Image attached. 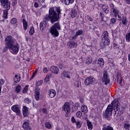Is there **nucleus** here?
Here are the masks:
<instances>
[{
	"label": "nucleus",
	"mask_w": 130,
	"mask_h": 130,
	"mask_svg": "<svg viewBox=\"0 0 130 130\" xmlns=\"http://www.w3.org/2000/svg\"><path fill=\"white\" fill-rule=\"evenodd\" d=\"M62 9L60 7H56L55 11L53 7H51L49 9L48 14H46L44 17V21L40 23V29L43 31L46 28L47 22L50 21L51 24H54L55 22H58L61 17V12Z\"/></svg>",
	"instance_id": "nucleus-1"
},
{
	"label": "nucleus",
	"mask_w": 130,
	"mask_h": 130,
	"mask_svg": "<svg viewBox=\"0 0 130 130\" xmlns=\"http://www.w3.org/2000/svg\"><path fill=\"white\" fill-rule=\"evenodd\" d=\"M5 45L7 46L11 53L12 54H17L20 49L19 44L16 43V39L13 36L9 35L5 37Z\"/></svg>",
	"instance_id": "nucleus-2"
},
{
	"label": "nucleus",
	"mask_w": 130,
	"mask_h": 130,
	"mask_svg": "<svg viewBox=\"0 0 130 130\" xmlns=\"http://www.w3.org/2000/svg\"><path fill=\"white\" fill-rule=\"evenodd\" d=\"M60 30H61V28L59 22H56L51 27L50 32L54 37H58L59 36V32L58 31Z\"/></svg>",
	"instance_id": "nucleus-3"
},
{
	"label": "nucleus",
	"mask_w": 130,
	"mask_h": 130,
	"mask_svg": "<svg viewBox=\"0 0 130 130\" xmlns=\"http://www.w3.org/2000/svg\"><path fill=\"white\" fill-rule=\"evenodd\" d=\"M119 104V101H118V99H114L110 105H111L112 108L116 109L117 114H122V112L120 111V107L118 105Z\"/></svg>",
	"instance_id": "nucleus-4"
},
{
	"label": "nucleus",
	"mask_w": 130,
	"mask_h": 130,
	"mask_svg": "<svg viewBox=\"0 0 130 130\" xmlns=\"http://www.w3.org/2000/svg\"><path fill=\"white\" fill-rule=\"evenodd\" d=\"M1 7L4 10H10L11 9V1L9 0H0Z\"/></svg>",
	"instance_id": "nucleus-5"
},
{
	"label": "nucleus",
	"mask_w": 130,
	"mask_h": 130,
	"mask_svg": "<svg viewBox=\"0 0 130 130\" xmlns=\"http://www.w3.org/2000/svg\"><path fill=\"white\" fill-rule=\"evenodd\" d=\"M117 112L116 111V109H114L111 106V105H108L107 109H106V114H116Z\"/></svg>",
	"instance_id": "nucleus-6"
},
{
	"label": "nucleus",
	"mask_w": 130,
	"mask_h": 130,
	"mask_svg": "<svg viewBox=\"0 0 130 130\" xmlns=\"http://www.w3.org/2000/svg\"><path fill=\"white\" fill-rule=\"evenodd\" d=\"M110 7L111 9L112 10L113 14H114L115 18L121 17L119 14V11L117 10V8H114V4L112 3L110 4Z\"/></svg>",
	"instance_id": "nucleus-7"
},
{
	"label": "nucleus",
	"mask_w": 130,
	"mask_h": 130,
	"mask_svg": "<svg viewBox=\"0 0 130 130\" xmlns=\"http://www.w3.org/2000/svg\"><path fill=\"white\" fill-rule=\"evenodd\" d=\"M103 83L106 86H107L109 83H110V79H109V76L107 72L104 73L103 78Z\"/></svg>",
	"instance_id": "nucleus-8"
},
{
	"label": "nucleus",
	"mask_w": 130,
	"mask_h": 130,
	"mask_svg": "<svg viewBox=\"0 0 130 130\" xmlns=\"http://www.w3.org/2000/svg\"><path fill=\"white\" fill-rule=\"evenodd\" d=\"M62 109L66 112V114H69L71 112V105L69 102H67L64 104Z\"/></svg>",
	"instance_id": "nucleus-9"
},
{
	"label": "nucleus",
	"mask_w": 130,
	"mask_h": 130,
	"mask_svg": "<svg viewBox=\"0 0 130 130\" xmlns=\"http://www.w3.org/2000/svg\"><path fill=\"white\" fill-rule=\"evenodd\" d=\"M94 81H95L94 77H88L85 79L84 84H85L86 86H90V85H93Z\"/></svg>",
	"instance_id": "nucleus-10"
},
{
	"label": "nucleus",
	"mask_w": 130,
	"mask_h": 130,
	"mask_svg": "<svg viewBox=\"0 0 130 130\" xmlns=\"http://www.w3.org/2000/svg\"><path fill=\"white\" fill-rule=\"evenodd\" d=\"M128 23V19L126 16H122V20L121 22L119 23V25H122V27H126L127 26V24Z\"/></svg>",
	"instance_id": "nucleus-11"
},
{
	"label": "nucleus",
	"mask_w": 130,
	"mask_h": 130,
	"mask_svg": "<svg viewBox=\"0 0 130 130\" xmlns=\"http://www.w3.org/2000/svg\"><path fill=\"white\" fill-rule=\"evenodd\" d=\"M81 111H78L76 113V114H86L88 112V107L87 106L83 105L81 107Z\"/></svg>",
	"instance_id": "nucleus-12"
},
{
	"label": "nucleus",
	"mask_w": 130,
	"mask_h": 130,
	"mask_svg": "<svg viewBox=\"0 0 130 130\" xmlns=\"http://www.w3.org/2000/svg\"><path fill=\"white\" fill-rule=\"evenodd\" d=\"M11 109L14 111V112H16V114H20V113H21V111L20 110V106H19V105H13L11 107Z\"/></svg>",
	"instance_id": "nucleus-13"
},
{
	"label": "nucleus",
	"mask_w": 130,
	"mask_h": 130,
	"mask_svg": "<svg viewBox=\"0 0 130 130\" xmlns=\"http://www.w3.org/2000/svg\"><path fill=\"white\" fill-rule=\"evenodd\" d=\"M50 70L53 74H55L56 75H57L59 72V69H58V68L55 66H52L51 67Z\"/></svg>",
	"instance_id": "nucleus-14"
},
{
	"label": "nucleus",
	"mask_w": 130,
	"mask_h": 130,
	"mask_svg": "<svg viewBox=\"0 0 130 130\" xmlns=\"http://www.w3.org/2000/svg\"><path fill=\"white\" fill-rule=\"evenodd\" d=\"M35 98L37 101H39V100H40V89L35 90Z\"/></svg>",
	"instance_id": "nucleus-15"
},
{
	"label": "nucleus",
	"mask_w": 130,
	"mask_h": 130,
	"mask_svg": "<svg viewBox=\"0 0 130 130\" xmlns=\"http://www.w3.org/2000/svg\"><path fill=\"white\" fill-rule=\"evenodd\" d=\"M70 75H71L70 71H64L61 73L62 77H63V78H67V79H71V76Z\"/></svg>",
	"instance_id": "nucleus-16"
},
{
	"label": "nucleus",
	"mask_w": 130,
	"mask_h": 130,
	"mask_svg": "<svg viewBox=\"0 0 130 130\" xmlns=\"http://www.w3.org/2000/svg\"><path fill=\"white\" fill-rule=\"evenodd\" d=\"M97 63L99 68H103L104 66V59L103 58H99L98 59Z\"/></svg>",
	"instance_id": "nucleus-17"
},
{
	"label": "nucleus",
	"mask_w": 130,
	"mask_h": 130,
	"mask_svg": "<svg viewBox=\"0 0 130 130\" xmlns=\"http://www.w3.org/2000/svg\"><path fill=\"white\" fill-rule=\"evenodd\" d=\"M102 42L104 46H108L110 44V39H102Z\"/></svg>",
	"instance_id": "nucleus-18"
},
{
	"label": "nucleus",
	"mask_w": 130,
	"mask_h": 130,
	"mask_svg": "<svg viewBox=\"0 0 130 130\" xmlns=\"http://www.w3.org/2000/svg\"><path fill=\"white\" fill-rule=\"evenodd\" d=\"M56 95V91L53 89L49 90V96L50 98H54V96Z\"/></svg>",
	"instance_id": "nucleus-19"
},
{
	"label": "nucleus",
	"mask_w": 130,
	"mask_h": 130,
	"mask_svg": "<svg viewBox=\"0 0 130 130\" xmlns=\"http://www.w3.org/2000/svg\"><path fill=\"white\" fill-rule=\"evenodd\" d=\"M14 83H19L21 81V75L19 74H15L13 78Z\"/></svg>",
	"instance_id": "nucleus-20"
},
{
	"label": "nucleus",
	"mask_w": 130,
	"mask_h": 130,
	"mask_svg": "<svg viewBox=\"0 0 130 130\" xmlns=\"http://www.w3.org/2000/svg\"><path fill=\"white\" fill-rule=\"evenodd\" d=\"M61 3H64L65 6H69L75 3V0H60Z\"/></svg>",
	"instance_id": "nucleus-21"
},
{
	"label": "nucleus",
	"mask_w": 130,
	"mask_h": 130,
	"mask_svg": "<svg viewBox=\"0 0 130 130\" xmlns=\"http://www.w3.org/2000/svg\"><path fill=\"white\" fill-rule=\"evenodd\" d=\"M78 15V12L75 9H72L70 11V16L72 19L76 18V16Z\"/></svg>",
	"instance_id": "nucleus-22"
},
{
	"label": "nucleus",
	"mask_w": 130,
	"mask_h": 130,
	"mask_svg": "<svg viewBox=\"0 0 130 130\" xmlns=\"http://www.w3.org/2000/svg\"><path fill=\"white\" fill-rule=\"evenodd\" d=\"M22 127L24 129L31 130V127H30L29 122H24L22 125Z\"/></svg>",
	"instance_id": "nucleus-23"
},
{
	"label": "nucleus",
	"mask_w": 130,
	"mask_h": 130,
	"mask_svg": "<svg viewBox=\"0 0 130 130\" xmlns=\"http://www.w3.org/2000/svg\"><path fill=\"white\" fill-rule=\"evenodd\" d=\"M67 45L69 48L73 49L75 47V45H76V42L73 41H70L67 42Z\"/></svg>",
	"instance_id": "nucleus-24"
},
{
	"label": "nucleus",
	"mask_w": 130,
	"mask_h": 130,
	"mask_svg": "<svg viewBox=\"0 0 130 130\" xmlns=\"http://www.w3.org/2000/svg\"><path fill=\"white\" fill-rule=\"evenodd\" d=\"M22 24H23V28L24 31H26L28 29V22L26 20V19H23L22 20Z\"/></svg>",
	"instance_id": "nucleus-25"
},
{
	"label": "nucleus",
	"mask_w": 130,
	"mask_h": 130,
	"mask_svg": "<svg viewBox=\"0 0 130 130\" xmlns=\"http://www.w3.org/2000/svg\"><path fill=\"white\" fill-rule=\"evenodd\" d=\"M117 78L118 84L121 86V84L122 83V77H121V74H120V73H117Z\"/></svg>",
	"instance_id": "nucleus-26"
},
{
	"label": "nucleus",
	"mask_w": 130,
	"mask_h": 130,
	"mask_svg": "<svg viewBox=\"0 0 130 130\" xmlns=\"http://www.w3.org/2000/svg\"><path fill=\"white\" fill-rule=\"evenodd\" d=\"M10 10L5 9L3 10V18L4 19H8V16H9V11Z\"/></svg>",
	"instance_id": "nucleus-27"
},
{
	"label": "nucleus",
	"mask_w": 130,
	"mask_h": 130,
	"mask_svg": "<svg viewBox=\"0 0 130 130\" xmlns=\"http://www.w3.org/2000/svg\"><path fill=\"white\" fill-rule=\"evenodd\" d=\"M108 36H109V34L107 30H105L103 31L102 36V39H108Z\"/></svg>",
	"instance_id": "nucleus-28"
},
{
	"label": "nucleus",
	"mask_w": 130,
	"mask_h": 130,
	"mask_svg": "<svg viewBox=\"0 0 130 130\" xmlns=\"http://www.w3.org/2000/svg\"><path fill=\"white\" fill-rule=\"evenodd\" d=\"M10 23L12 25H15V28H16L17 26H18V23H18V20L16 18H13L12 19H11Z\"/></svg>",
	"instance_id": "nucleus-29"
},
{
	"label": "nucleus",
	"mask_w": 130,
	"mask_h": 130,
	"mask_svg": "<svg viewBox=\"0 0 130 130\" xmlns=\"http://www.w3.org/2000/svg\"><path fill=\"white\" fill-rule=\"evenodd\" d=\"M23 114H28L29 113V108L26 106H23L22 107Z\"/></svg>",
	"instance_id": "nucleus-30"
},
{
	"label": "nucleus",
	"mask_w": 130,
	"mask_h": 130,
	"mask_svg": "<svg viewBox=\"0 0 130 130\" xmlns=\"http://www.w3.org/2000/svg\"><path fill=\"white\" fill-rule=\"evenodd\" d=\"M80 108V105L79 103H75L72 107V111L73 112H75V111H77L78 108Z\"/></svg>",
	"instance_id": "nucleus-31"
},
{
	"label": "nucleus",
	"mask_w": 130,
	"mask_h": 130,
	"mask_svg": "<svg viewBox=\"0 0 130 130\" xmlns=\"http://www.w3.org/2000/svg\"><path fill=\"white\" fill-rule=\"evenodd\" d=\"M108 6L106 5H103L102 6V9L106 14H108L109 13V9H108Z\"/></svg>",
	"instance_id": "nucleus-32"
},
{
	"label": "nucleus",
	"mask_w": 130,
	"mask_h": 130,
	"mask_svg": "<svg viewBox=\"0 0 130 130\" xmlns=\"http://www.w3.org/2000/svg\"><path fill=\"white\" fill-rule=\"evenodd\" d=\"M29 90V85H26L23 88L22 93L23 94H27L28 90Z\"/></svg>",
	"instance_id": "nucleus-33"
},
{
	"label": "nucleus",
	"mask_w": 130,
	"mask_h": 130,
	"mask_svg": "<svg viewBox=\"0 0 130 130\" xmlns=\"http://www.w3.org/2000/svg\"><path fill=\"white\" fill-rule=\"evenodd\" d=\"M74 86L76 88H80L82 86V83L80 81L77 80L74 82Z\"/></svg>",
	"instance_id": "nucleus-34"
},
{
	"label": "nucleus",
	"mask_w": 130,
	"mask_h": 130,
	"mask_svg": "<svg viewBox=\"0 0 130 130\" xmlns=\"http://www.w3.org/2000/svg\"><path fill=\"white\" fill-rule=\"evenodd\" d=\"M115 118L117 122H121L123 120V118L121 117V115H117Z\"/></svg>",
	"instance_id": "nucleus-35"
},
{
	"label": "nucleus",
	"mask_w": 130,
	"mask_h": 130,
	"mask_svg": "<svg viewBox=\"0 0 130 130\" xmlns=\"http://www.w3.org/2000/svg\"><path fill=\"white\" fill-rule=\"evenodd\" d=\"M35 33V29H34V26L30 27L29 31V35H30V36H32V35H34Z\"/></svg>",
	"instance_id": "nucleus-36"
},
{
	"label": "nucleus",
	"mask_w": 130,
	"mask_h": 130,
	"mask_svg": "<svg viewBox=\"0 0 130 130\" xmlns=\"http://www.w3.org/2000/svg\"><path fill=\"white\" fill-rule=\"evenodd\" d=\"M87 125L88 129H93V125H92V123L88 120H87Z\"/></svg>",
	"instance_id": "nucleus-37"
},
{
	"label": "nucleus",
	"mask_w": 130,
	"mask_h": 130,
	"mask_svg": "<svg viewBox=\"0 0 130 130\" xmlns=\"http://www.w3.org/2000/svg\"><path fill=\"white\" fill-rule=\"evenodd\" d=\"M21 85H17L15 88V92L17 93V94H19L20 92H21Z\"/></svg>",
	"instance_id": "nucleus-38"
},
{
	"label": "nucleus",
	"mask_w": 130,
	"mask_h": 130,
	"mask_svg": "<svg viewBox=\"0 0 130 130\" xmlns=\"http://www.w3.org/2000/svg\"><path fill=\"white\" fill-rule=\"evenodd\" d=\"M104 117L107 120H110L112 118V115L111 114H105Z\"/></svg>",
	"instance_id": "nucleus-39"
},
{
	"label": "nucleus",
	"mask_w": 130,
	"mask_h": 130,
	"mask_svg": "<svg viewBox=\"0 0 130 130\" xmlns=\"http://www.w3.org/2000/svg\"><path fill=\"white\" fill-rule=\"evenodd\" d=\"M45 125L48 129H51L52 128V125L49 122H46Z\"/></svg>",
	"instance_id": "nucleus-40"
},
{
	"label": "nucleus",
	"mask_w": 130,
	"mask_h": 130,
	"mask_svg": "<svg viewBox=\"0 0 130 130\" xmlns=\"http://www.w3.org/2000/svg\"><path fill=\"white\" fill-rule=\"evenodd\" d=\"M75 34L76 35V36L77 37H79V36L83 35V30H82V29L78 30V31H76Z\"/></svg>",
	"instance_id": "nucleus-41"
},
{
	"label": "nucleus",
	"mask_w": 130,
	"mask_h": 130,
	"mask_svg": "<svg viewBox=\"0 0 130 130\" xmlns=\"http://www.w3.org/2000/svg\"><path fill=\"white\" fill-rule=\"evenodd\" d=\"M41 112H42L44 114H46L47 113V108H43L40 109Z\"/></svg>",
	"instance_id": "nucleus-42"
},
{
	"label": "nucleus",
	"mask_w": 130,
	"mask_h": 130,
	"mask_svg": "<svg viewBox=\"0 0 130 130\" xmlns=\"http://www.w3.org/2000/svg\"><path fill=\"white\" fill-rule=\"evenodd\" d=\"M124 128L126 130H130V124L129 123H125L124 125Z\"/></svg>",
	"instance_id": "nucleus-43"
},
{
	"label": "nucleus",
	"mask_w": 130,
	"mask_h": 130,
	"mask_svg": "<svg viewBox=\"0 0 130 130\" xmlns=\"http://www.w3.org/2000/svg\"><path fill=\"white\" fill-rule=\"evenodd\" d=\"M125 39L127 42H130V32L126 34Z\"/></svg>",
	"instance_id": "nucleus-44"
},
{
	"label": "nucleus",
	"mask_w": 130,
	"mask_h": 130,
	"mask_svg": "<svg viewBox=\"0 0 130 130\" xmlns=\"http://www.w3.org/2000/svg\"><path fill=\"white\" fill-rule=\"evenodd\" d=\"M43 84V81L40 80L36 83V85L38 87H39V86H41Z\"/></svg>",
	"instance_id": "nucleus-45"
},
{
	"label": "nucleus",
	"mask_w": 130,
	"mask_h": 130,
	"mask_svg": "<svg viewBox=\"0 0 130 130\" xmlns=\"http://www.w3.org/2000/svg\"><path fill=\"white\" fill-rule=\"evenodd\" d=\"M92 62V58L91 57H89L87 58L86 63L87 64H90Z\"/></svg>",
	"instance_id": "nucleus-46"
},
{
	"label": "nucleus",
	"mask_w": 130,
	"mask_h": 130,
	"mask_svg": "<svg viewBox=\"0 0 130 130\" xmlns=\"http://www.w3.org/2000/svg\"><path fill=\"white\" fill-rule=\"evenodd\" d=\"M102 130H113V128L110 126H108L107 127H104Z\"/></svg>",
	"instance_id": "nucleus-47"
},
{
	"label": "nucleus",
	"mask_w": 130,
	"mask_h": 130,
	"mask_svg": "<svg viewBox=\"0 0 130 130\" xmlns=\"http://www.w3.org/2000/svg\"><path fill=\"white\" fill-rule=\"evenodd\" d=\"M76 125L77 128H80L81 126V122H80V121H76Z\"/></svg>",
	"instance_id": "nucleus-48"
},
{
	"label": "nucleus",
	"mask_w": 130,
	"mask_h": 130,
	"mask_svg": "<svg viewBox=\"0 0 130 130\" xmlns=\"http://www.w3.org/2000/svg\"><path fill=\"white\" fill-rule=\"evenodd\" d=\"M24 102L26 104H29L31 103V100H30V99H29L28 98H26L24 99Z\"/></svg>",
	"instance_id": "nucleus-49"
},
{
	"label": "nucleus",
	"mask_w": 130,
	"mask_h": 130,
	"mask_svg": "<svg viewBox=\"0 0 130 130\" xmlns=\"http://www.w3.org/2000/svg\"><path fill=\"white\" fill-rule=\"evenodd\" d=\"M100 17L101 19V21H104V14H103V13L100 12Z\"/></svg>",
	"instance_id": "nucleus-50"
},
{
	"label": "nucleus",
	"mask_w": 130,
	"mask_h": 130,
	"mask_svg": "<svg viewBox=\"0 0 130 130\" xmlns=\"http://www.w3.org/2000/svg\"><path fill=\"white\" fill-rule=\"evenodd\" d=\"M113 47H114L115 49H118V48H119V46L115 43L113 44Z\"/></svg>",
	"instance_id": "nucleus-51"
},
{
	"label": "nucleus",
	"mask_w": 130,
	"mask_h": 130,
	"mask_svg": "<svg viewBox=\"0 0 130 130\" xmlns=\"http://www.w3.org/2000/svg\"><path fill=\"white\" fill-rule=\"evenodd\" d=\"M43 72L44 73V74H47V73L48 72V69L46 67H44L43 69Z\"/></svg>",
	"instance_id": "nucleus-52"
},
{
	"label": "nucleus",
	"mask_w": 130,
	"mask_h": 130,
	"mask_svg": "<svg viewBox=\"0 0 130 130\" xmlns=\"http://www.w3.org/2000/svg\"><path fill=\"white\" fill-rule=\"evenodd\" d=\"M4 84H5V80L1 79L0 80V86H1V88H2L3 85H4Z\"/></svg>",
	"instance_id": "nucleus-53"
},
{
	"label": "nucleus",
	"mask_w": 130,
	"mask_h": 130,
	"mask_svg": "<svg viewBox=\"0 0 130 130\" xmlns=\"http://www.w3.org/2000/svg\"><path fill=\"white\" fill-rule=\"evenodd\" d=\"M111 22L112 24H115L116 23V19L113 18L111 19Z\"/></svg>",
	"instance_id": "nucleus-54"
},
{
	"label": "nucleus",
	"mask_w": 130,
	"mask_h": 130,
	"mask_svg": "<svg viewBox=\"0 0 130 130\" xmlns=\"http://www.w3.org/2000/svg\"><path fill=\"white\" fill-rule=\"evenodd\" d=\"M87 19L88 20V21H89V22H93V19L91 18V16L87 15Z\"/></svg>",
	"instance_id": "nucleus-55"
},
{
	"label": "nucleus",
	"mask_w": 130,
	"mask_h": 130,
	"mask_svg": "<svg viewBox=\"0 0 130 130\" xmlns=\"http://www.w3.org/2000/svg\"><path fill=\"white\" fill-rule=\"evenodd\" d=\"M78 38V37L77 36V35L75 34L74 36H73L72 37V40H73L74 41H76V39H77Z\"/></svg>",
	"instance_id": "nucleus-56"
},
{
	"label": "nucleus",
	"mask_w": 130,
	"mask_h": 130,
	"mask_svg": "<svg viewBox=\"0 0 130 130\" xmlns=\"http://www.w3.org/2000/svg\"><path fill=\"white\" fill-rule=\"evenodd\" d=\"M8 48H9L8 47L7 45H6V47L5 48H4L3 50H2L3 52H6L7 51V50H8Z\"/></svg>",
	"instance_id": "nucleus-57"
},
{
	"label": "nucleus",
	"mask_w": 130,
	"mask_h": 130,
	"mask_svg": "<svg viewBox=\"0 0 130 130\" xmlns=\"http://www.w3.org/2000/svg\"><path fill=\"white\" fill-rule=\"evenodd\" d=\"M17 5V1L14 0L12 2V6L15 7Z\"/></svg>",
	"instance_id": "nucleus-58"
},
{
	"label": "nucleus",
	"mask_w": 130,
	"mask_h": 130,
	"mask_svg": "<svg viewBox=\"0 0 130 130\" xmlns=\"http://www.w3.org/2000/svg\"><path fill=\"white\" fill-rule=\"evenodd\" d=\"M35 8H38L39 7V4L37 2H35L34 3Z\"/></svg>",
	"instance_id": "nucleus-59"
},
{
	"label": "nucleus",
	"mask_w": 130,
	"mask_h": 130,
	"mask_svg": "<svg viewBox=\"0 0 130 130\" xmlns=\"http://www.w3.org/2000/svg\"><path fill=\"white\" fill-rule=\"evenodd\" d=\"M71 121L73 122V123H75V122H76V119H75V117H72L71 118Z\"/></svg>",
	"instance_id": "nucleus-60"
},
{
	"label": "nucleus",
	"mask_w": 130,
	"mask_h": 130,
	"mask_svg": "<svg viewBox=\"0 0 130 130\" xmlns=\"http://www.w3.org/2000/svg\"><path fill=\"white\" fill-rule=\"evenodd\" d=\"M40 4H45V0H38Z\"/></svg>",
	"instance_id": "nucleus-61"
},
{
	"label": "nucleus",
	"mask_w": 130,
	"mask_h": 130,
	"mask_svg": "<svg viewBox=\"0 0 130 130\" xmlns=\"http://www.w3.org/2000/svg\"><path fill=\"white\" fill-rule=\"evenodd\" d=\"M122 20V17H121V16H120V17H118V18H117L118 21H121Z\"/></svg>",
	"instance_id": "nucleus-62"
},
{
	"label": "nucleus",
	"mask_w": 130,
	"mask_h": 130,
	"mask_svg": "<svg viewBox=\"0 0 130 130\" xmlns=\"http://www.w3.org/2000/svg\"><path fill=\"white\" fill-rule=\"evenodd\" d=\"M44 81L46 83H48V82H49V79L45 78V79H44Z\"/></svg>",
	"instance_id": "nucleus-63"
},
{
	"label": "nucleus",
	"mask_w": 130,
	"mask_h": 130,
	"mask_svg": "<svg viewBox=\"0 0 130 130\" xmlns=\"http://www.w3.org/2000/svg\"><path fill=\"white\" fill-rule=\"evenodd\" d=\"M128 61H129V62H130V52H129V53L128 54Z\"/></svg>",
	"instance_id": "nucleus-64"
}]
</instances>
